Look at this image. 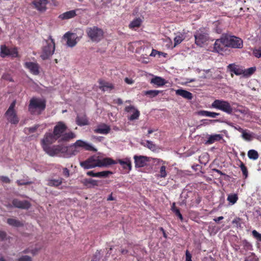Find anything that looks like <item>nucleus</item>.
Returning a JSON list of instances; mask_svg holds the SVG:
<instances>
[{
    "label": "nucleus",
    "mask_w": 261,
    "mask_h": 261,
    "mask_svg": "<svg viewBox=\"0 0 261 261\" xmlns=\"http://www.w3.org/2000/svg\"><path fill=\"white\" fill-rule=\"evenodd\" d=\"M198 114L201 116L211 118H216L217 116L219 115V113L204 110L198 112Z\"/></svg>",
    "instance_id": "obj_32"
},
{
    "label": "nucleus",
    "mask_w": 261,
    "mask_h": 261,
    "mask_svg": "<svg viewBox=\"0 0 261 261\" xmlns=\"http://www.w3.org/2000/svg\"><path fill=\"white\" fill-rule=\"evenodd\" d=\"M159 51L158 50H152L151 53L150 54V56L155 57L156 55L159 56Z\"/></svg>",
    "instance_id": "obj_61"
},
{
    "label": "nucleus",
    "mask_w": 261,
    "mask_h": 261,
    "mask_svg": "<svg viewBox=\"0 0 261 261\" xmlns=\"http://www.w3.org/2000/svg\"><path fill=\"white\" fill-rule=\"evenodd\" d=\"M67 126L62 122H58L54 128L53 133L60 141H67L75 137V135L72 132L65 133Z\"/></svg>",
    "instance_id": "obj_2"
},
{
    "label": "nucleus",
    "mask_w": 261,
    "mask_h": 261,
    "mask_svg": "<svg viewBox=\"0 0 261 261\" xmlns=\"http://www.w3.org/2000/svg\"><path fill=\"white\" fill-rule=\"evenodd\" d=\"M223 135L221 134H213L208 135L207 139L205 142L206 144H212L216 142L220 141L223 139Z\"/></svg>",
    "instance_id": "obj_22"
},
{
    "label": "nucleus",
    "mask_w": 261,
    "mask_h": 261,
    "mask_svg": "<svg viewBox=\"0 0 261 261\" xmlns=\"http://www.w3.org/2000/svg\"><path fill=\"white\" fill-rule=\"evenodd\" d=\"M175 93L188 99H191L193 97L192 94L190 92L183 90L178 89L175 91Z\"/></svg>",
    "instance_id": "obj_31"
},
{
    "label": "nucleus",
    "mask_w": 261,
    "mask_h": 261,
    "mask_svg": "<svg viewBox=\"0 0 261 261\" xmlns=\"http://www.w3.org/2000/svg\"><path fill=\"white\" fill-rule=\"evenodd\" d=\"M16 261H32V257L28 255H22L18 258Z\"/></svg>",
    "instance_id": "obj_47"
},
{
    "label": "nucleus",
    "mask_w": 261,
    "mask_h": 261,
    "mask_svg": "<svg viewBox=\"0 0 261 261\" xmlns=\"http://www.w3.org/2000/svg\"><path fill=\"white\" fill-rule=\"evenodd\" d=\"M0 55L3 58H15L17 56L18 53L17 50H1Z\"/></svg>",
    "instance_id": "obj_23"
},
{
    "label": "nucleus",
    "mask_w": 261,
    "mask_h": 261,
    "mask_svg": "<svg viewBox=\"0 0 261 261\" xmlns=\"http://www.w3.org/2000/svg\"><path fill=\"white\" fill-rule=\"evenodd\" d=\"M227 69L229 71L237 75L243 74L244 73L243 68L234 64H230L227 66Z\"/></svg>",
    "instance_id": "obj_18"
},
{
    "label": "nucleus",
    "mask_w": 261,
    "mask_h": 261,
    "mask_svg": "<svg viewBox=\"0 0 261 261\" xmlns=\"http://www.w3.org/2000/svg\"><path fill=\"white\" fill-rule=\"evenodd\" d=\"M44 42L46 44L44 45V49H55V43L50 36Z\"/></svg>",
    "instance_id": "obj_34"
},
{
    "label": "nucleus",
    "mask_w": 261,
    "mask_h": 261,
    "mask_svg": "<svg viewBox=\"0 0 261 261\" xmlns=\"http://www.w3.org/2000/svg\"><path fill=\"white\" fill-rule=\"evenodd\" d=\"M255 70V68L254 67L249 68L247 69L244 70V73H243V75L245 76L250 75L254 72Z\"/></svg>",
    "instance_id": "obj_45"
},
{
    "label": "nucleus",
    "mask_w": 261,
    "mask_h": 261,
    "mask_svg": "<svg viewBox=\"0 0 261 261\" xmlns=\"http://www.w3.org/2000/svg\"><path fill=\"white\" fill-rule=\"evenodd\" d=\"M153 163L156 166H162L164 164H166V163L163 160L160 159H153Z\"/></svg>",
    "instance_id": "obj_46"
},
{
    "label": "nucleus",
    "mask_w": 261,
    "mask_h": 261,
    "mask_svg": "<svg viewBox=\"0 0 261 261\" xmlns=\"http://www.w3.org/2000/svg\"><path fill=\"white\" fill-rule=\"evenodd\" d=\"M125 111L129 114L128 119L130 121L138 119L140 116V112L133 106L126 107Z\"/></svg>",
    "instance_id": "obj_13"
},
{
    "label": "nucleus",
    "mask_w": 261,
    "mask_h": 261,
    "mask_svg": "<svg viewBox=\"0 0 261 261\" xmlns=\"http://www.w3.org/2000/svg\"><path fill=\"white\" fill-rule=\"evenodd\" d=\"M110 131V127L109 126L105 124H101L97 126V127L94 129V132L95 133L100 134H107Z\"/></svg>",
    "instance_id": "obj_21"
},
{
    "label": "nucleus",
    "mask_w": 261,
    "mask_h": 261,
    "mask_svg": "<svg viewBox=\"0 0 261 261\" xmlns=\"http://www.w3.org/2000/svg\"><path fill=\"white\" fill-rule=\"evenodd\" d=\"M99 88L103 91H110L114 88V86L112 83L105 81H100Z\"/></svg>",
    "instance_id": "obj_29"
},
{
    "label": "nucleus",
    "mask_w": 261,
    "mask_h": 261,
    "mask_svg": "<svg viewBox=\"0 0 261 261\" xmlns=\"http://www.w3.org/2000/svg\"><path fill=\"white\" fill-rule=\"evenodd\" d=\"M13 204L16 207L21 208H28L30 206L29 202L27 201H20L17 199H14L13 200Z\"/></svg>",
    "instance_id": "obj_27"
},
{
    "label": "nucleus",
    "mask_w": 261,
    "mask_h": 261,
    "mask_svg": "<svg viewBox=\"0 0 261 261\" xmlns=\"http://www.w3.org/2000/svg\"><path fill=\"white\" fill-rule=\"evenodd\" d=\"M103 137H96V136H93L92 137V139L93 140H96V141H101Z\"/></svg>",
    "instance_id": "obj_60"
},
{
    "label": "nucleus",
    "mask_w": 261,
    "mask_h": 261,
    "mask_svg": "<svg viewBox=\"0 0 261 261\" xmlns=\"http://www.w3.org/2000/svg\"><path fill=\"white\" fill-rule=\"evenodd\" d=\"M186 261H192V255L188 250L186 252Z\"/></svg>",
    "instance_id": "obj_53"
},
{
    "label": "nucleus",
    "mask_w": 261,
    "mask_h": 261,
    "mask_svg": "<svg viewBox=\"0 0 261 261\" xmlns=\"http://www.w3.org/2000/svg\"><path fill=\"white\" fill-rule=\"evenodd\" d=\"M195 43L198 47H202L208 40V34L205 31L199 30L194 34Z\"/></svg>",
    "instance_id": "obj_9"
},
{
    "label": "nucleus",
    "mask_w": 261,
    "mask_h": 261,
    "mask_svg": "<svg viewBox=\"0 0 261 261\" xmlns=\"http://www.w3.org/2000/svg\"><path fill=\"white\" fill-rule=\"evenodd\" d=\"M134 159L135 165L138 167H144L150 161L149 158L143 155H135Z\"/></svg>",
    "instance_id": "obj_15"
},
{
    "label": "nucleus",
    "mask_w": 261,
    "mask_h": 261,
    "mask_svg": "<svg viewBox=\"0 0 261 261\" xmlns=\"http://www.w3.org/2000/svg\"><path fill=\"white\" fill-rule=\"evenodd\" d=\"M242 134V137L244 140L246 141H250L251 140L252 136L250 133L244 130Z\"/></svg>",
    "instance_id": "obj_44"
},
{
    "label": "nucleus",
    "mask_w": 261,
    "mask_h": 261,
    "mask_svg": "<svg viewBox=\"0 0 261 261\" xmlns=\"http://www.w3.org/2000/svg\"><path fill=\"white\" fill-rule=\"evenodd\" d=\"M54 52V50H42L40 53V57L43 60L48 59L53 55Z\"/></svg>",
    "instance_id": "obj_33"
},
{
    "label": "nucleus",
    "mask_w": 261,
    "mask_h": 261,
    "mask_svg": "<svg viewBox=\"0 0 261 261\" xmlns=\"http://www.w3.org/2000/svg\"><path fill=\"white\" fill-rule=\"evenodd\" d=\"M166 42L167 43L166 45L167 46L168 48H172L171 46H173V45H172V43L170 39H166Z\"/></svg>",
    "instance_id": "obj_55"
},
{
    "label": "nucleus",
    "mask_w": 261,
    "mask_h": 261,
    "mask_svg": "<svg viewBox=\"0 0 261 261\" xmlns=\"http://www.w3.org/2000/svg\"><path fill=\"white\" fill-rule=\"evenodd\" d=\"M160 93L159 90H148L144 92V94L146 95H148L150 97H154L158 95Z\"/></svg>",
    "instance_id": "obj_42"
},
{
    "label": "nucleus",
    "mask_w": 261,
    "mask_h": 261,
    "mask_svg": "<svg viewBox=\"0 0 261 261\" xmlns=\"http://www.w3.org/2000/svg\"><path fill=\"white\" fill-rule=\"evenodd\" d=\"M17 182L18 185H26V184H28L30 183V182H29L28 181H24V180H18L17 181Z\"/></svg>",
    "instance_id": "obj_58"
},
{
    "label": "nucleus",
    "mask_w": 261,
    "mask_h": 261,
    "mask_svg": "<svg viewBox=\"0 0 261 261\" xmlns=\"http://www.w3.org/2000/svg\"><path fill=\"white\" fill-rule=\"evenodd\" d=\"M1 179L2 181L5 182H9L10 181L9 179L6 176H2Z\"/></svg>",
    "instance_id": "obj_62"
},
{
    "label": "nucleus",
    "mask_w": 261,
    "mask_h": 261,
    "mask_svg": "<svg viewBox=\"0 0 261 261\" xmlns=\"http://www.w3.org/2000/svg\"><path fill=\"white\" fill-rule=\"evenodd\" d=\"M241 169H242V172H243L244 175H245V176H247V169H246V167L243 166L241 167Z\"/></svg>",
    "instance_id": "obj_64"
},
{
    "label": "nucleus",
    "mask_w": 261,
    "mask_h": 261,
    "mask_svg": "<svg viewBox=\"0 0 261 261\" xmlns=\"http://www.w3.org/2000/svg\"><path fill=\"white\" fill-rule=\"evenodd\" d=\"M87 182L93 186H97V181L93 179H89L87 180Z\"/></svg>",
    "instance_id": "obj_54"
},
{
    "label": "nucleus",
    "mask_w": 261,
    "mask_h": 261,
    "mask_svg": "<svg viewBox=\"0 0 261 261\" xmlns=\"http://www.w3.org/2000/svg\"><path fill=\"white\" fill-rule=\"evenodd\" d=\"M57 140H58V139L55 136L54 133L50 132L45 133L41 141V144L43 150L46 153L48 154L49 151H50L53 148V146H50V145L55 142Z\"/></svg>",
    "instance_id": "obj_5"
},
{
    "label": "nucleus",
    "mask_w": 261,
    "mask_h": 261,
    "mask_svg": "<svg viewBox=\"0 0 261 261\" xmlns=\"http://www.w3.org/2000/svg\"><path fill=\"white\" fill-rule=\"evenodd\" d=\"M168 175V171L166 164L160 166L159 167L158 173L156 175L157 178H165Z\"/></svg>",
    "instance_id": "obj_25"
},
{
    "label": "nucleus",
    "mask_w": 261,
    "mask_h": 261,
    "mask_svg": "<svg viewBox=\"0 0 261 261\" xmlns=\"http://www.w3.org/2000/svg\"><path fill=\"white\" fill-rule=\"evenodd\" d=\"M86 32L88 37L93 42H98L103 37V32L102 29L95 26L87 28Z\"/></svg>",
    "instance_id": "obj_7"
},
{
    "label": "nucleus",
    "mask_w": 261,
    "mask_h": 261,
    "mask_svg": "<svg viewBox=\"0 0 261 261\" xmlns=\"http://www.w3.org/2000/svg\"><path fill=\"white\" fill-rule=\"evenodd\" d=\"M248 156L249 159L256 160L258 157V153L254 150H250L248 152Z\"/></svg>",
    "instance_id": "obj_40"
},
{
    "label": "nucleus",
    "mask_w": 261,
    "mask_h": 261,
    "mask_svg": "<svg viewBox=\"0 0 261 261\" xmlns=\"http://www.w3.org/2000/svg\"><path fill=\"white\" fill-rule=\"evenodd\" d=\"M63 173L65 175H66L67 177L69 176V170L67 168H64L63 169Z\"/></svg>",
    "instance_id": "obj_63"
},
{
    "label": "nucleus",
    "mask_w": 261,
    "mask_h": 261,
    "mask_svg": "<svg viewBox=\"0 0 261 261\" xmlns=\"http://www.w3.org/2000/svg\"><path fill=\"white\" fill-rule=\"evenodd\" d=\"M76 124L79 126H84L89 124V121L85 115H78L76 119Z\"/></svg>",
    "instance_id": "obj_28"
},
{
    "label": "nucleus",
    "mask_w": 261,
    "mask_h": 261,
    "mask_svg": "<svg viewBox=\"0 0 261 261\" xmlns=\"http://www.w3.org/2000/svg\"><path fill=\"white\" fill-rule=\"evenodd\" d=\"M112 172L109 171H103L98 172H94L92 171H90L87 172V175L89 176H91L93 177H107L110 174H112Z\"/></svg>",
    "instance_id": "obj_24"
},
{
    "label": "nucleus",
    "mask_w": 261,
    "mask_h": 261,
    "mask_svg": "<svg viewBox=\"0 0 261 261\" xmlns=\"http://www.w3.org/2000/svg\"><path fill=\"white\" fill-rule=\"evenodd\" d=\"M8 223L12 226L18 227L21 225V223L14 219H9L7 220Z\"/></svg>",
    "instance_id": "obj_43"
},
{
    "label": "nucleus",
    "mask_w": 261,
    "mask_h": 261,
    "mask_svg": "<svg viewBox=\"0 0 261 261\" xmlns=\"http://www.w3.org/2000/svg\"><path fill=\"white\" fill-rule=\"evenodd\" d=\"M252 54L257 58H261V50H253Z\"/></svg>",
    "instance_id": "obj_51"
},
{
    "label": "nucleus",
    "mask_w": 261,
    "mask_h": 261,
    "mask_svg": "<svg viewBox=\"0 0 261 261\" xmlns=\"http://www.w3.org/2000/svg\"><path fill=\"white\" fill-rule=\"evenodd\" d=\"M116 162V164H120L122 167L125 170L129 171L132 169V162L130 158H125L123 159H119Z\"/></svg>",
    "instance_id": "obj_19"
},
{
    "label": "nucleus",
    "mask_w": 261,
    "mask_h": 261,
    "mask_svg": "<svg viewBox=\"0 0 261 261\" xmlns=\"http://www.w3.org/2000/svg\"><path fill=\"white\" fill-rule=\"evenodd\" d=\"M97 156H92L87 160L80 163L81 166L84 169H90L97 167Z\"/></svg>",
    "instance_id": "obj_14"
},
{
    "label": "nucleus",
    "mask_w": 261,
    "mask_h": 261,
    "mask_svg": "<svg viewBox=\"0 0 261 261\" xmlns=\"http://www.w3.org/2000/svg\"><path fill=\"white\" fill-rule=\"evenodd\" d=\"M211 108L221 110L228 114L233 113V108L230 103L223 99L215 100L211 105Z\"/></svg>",
    "instance_id": "obj_6"
},
{
    "label": "nucleus",
    "mask_w": 261,
    "mask_h": 261,
    "mask_svg": "<svg viewBox=\"0 0 261 261\" xmlns=\"http://www.w3.org/2000/svg\"><path fill=\"white\" fill-rule=\"evenodd\" d=\"M245 261H258V258L254 254L248 256L246 257Z\"/></svg>",
    "instance_id": "obj_49"
},
{
    "label": "nucleus",
    "mask_w": 261,
    "mask_h": 261,
    "mask_svg": "<svg viewBox=\"0 0 261 261\" xmlns=\"http://www.w3.org/2000/svg\"><path fill=\"white\" fill-rule=\"evenodd\" d=\"M45 108V102L44 100L33 98L30 100L29 106V111L34 114H39Z\"/></svg>",
    "instance_id": "obj_4"
},
{
    "label": "nucleus",
    "mask_w": 261,
    "mask_h": 261,
    "mask_svg": "<svg viewBox=\"0 0 261 261\" xmlns=\"http://www.w3.org/2000/svg\"><path fill=\"white\" fill-rule=\"evenodd\" d=\"M150 83L159 87L162 86L167 83L165 79L160 76H154L150 81Z\"/></svg>",
    "instance_id": "obj_30"
},
{
    "label": "nucleus",
    "mask_w": 261,
    "mask_h": 261,
    "mask_svg": "<svg viewBox=\"0 0 261 261\" xmlns=\"http://www.w3.org/2000/svg\"><path fill=\"white\" fill-rule=\"evenodd\" d=\"M252 233L254 238H255L258 241L261 242V233H259L255 230H253L252 231Z\"/></svg>",
    "instance_id": "obj_48"
},
{
    "label": "nucleus",
    "mask_w": 261,
    "mask_h": 261,
    "mask_svg": "<svg viewBox=\"0 0 261 261\" xmlns=\"http://www.w3.org/2000/svg\"><path fill=\"white\" fill-rule=\"evenodd\" d=\"M185 39V37L184 35L181 34L180 35L177 36L175 37L174 39V43L173 46H171L172 47H175L178 44H180Z\"/></svg>",
    "instance_id": "obj_38"
},
{
    "label": "nucleus",
    "mask_w": 261,
    "mask_h": 261,
    "mask_svg": "<svg viewBox=\"0 0 261 261\" xmlns=\"http://www.w3.org/2000/svg\"><path fill=\"white\" fill-rule=\"evenodd\" d=\"M24 66L33 74L37 75L39 73V65L36 62H26Z\"/></svg>",
    "instance_id": "obj_16"
},
{
    "label": "nucleus",
    "mask_w": 261,
    "mask_h": 261,
    "mask_svg": "<svg viewBox=\"0 0 261 261\" xmlns=\"http://www.w3.org/2000/svg\"><path fill=\"white\" fill-rule=\"evenodd\" d=\"M7 235L5 232L3 231H0V238L2 240H4L5 239H6Z\"/></svg>",
    "instance_id": "obj_56"
},
{
    "label": "nucleus",
    "mask_w": 261,
    "mask_h": 261,
    "mask_svg": "<svg viewBox=\"0 0 261 261\" xmlns=\"http://www.w3.org/2000/svg\"><path fill=\"white\" fill-rule=\"evenodd\" d=\"M16 101H13L5 113L7 121L12 124H17L19 121L16 111L14 109Z\"/></svg>",
    "instance_id": "obj_8"
},
{
    "label": "nucleus",
    "mask_w": 261,
    "mask_h": 261,
    "mask_svg": "<svg viewBox=\"0 0 261 261\" xmlns=\"http://www.w3.org/2000/svg\"><path fill=\"white\" fill-rule=\"evenodd\" d=\"M50 156L62 155L65 158H69L72 155L75 154V152L73 151V148H71V145L69 147L62 145H54L50 151L48 153Z\"/></svg>",
    "instance_id": "obj_3"
},
{
    "label": "nucleus",
    "mask_w": 261,
    "mask_h": 261,
    "mask_svg": "<svg viewBox=\"0 0 261 261\" xmlns=\"http://www.w3.org/2000/svg\"><path fill=\"white\" fill-rule=\"evenodd\" d=\"M40 249V247H36L34 249L29 250L28 252H30L33 255H35L39 252Z\"/></svg>",
    "instance_id": "obj_52"
},
{
    "label": "nucleus",
    "mask_w": 261,
    "mask_h": 261,
    "mask_svg": "<svg viewBox=\"0 0 261 261\" xmlns=\"http://www.w3.org/2000/svg\"><path fill=\"white\" fill-rule=\"evenodd\" d=\"M141 19L139 18H136L132 21L129 25L130 28L139 27L141 24Z\"/></svg>",
    "instance_id": "obj_37"
},
{
    "label": "nucleus",
    "mask_w": 261,
    "mask_h": 261,
    "mask_svg": "<svg viewBox=\"0 0 261 261\" xmlns=\"http://www.w3.org/2000/svg\"><path fill=\"white\" fill-rule=\"evenodd\" d=\"M81 38V37H78L75 33L69 32L65 33L63 36V39L66 41V44L69 47H74Z\"/></svg>",
    "instance_id": "obj_10"
},
{
    "label": "nucleus",
    "mask_w": 261,
    "mask_h": 261,
    "mask_svg": "<svg viewBox=\"0 0 261 261\" xmlns=\"http://www.w3.org/2000/svg\"><path fill=\"white\" fill-rule=\"evenodd\" d=\"M203 122V125H208L210 123H215L216 122H218L219 120L217 119H213V120H207V119H204L201 121Z\"/></svg>",
    "instance_id": "obj_50"
},
{
    "label": "nucleus",
    "mask_w": 261,
    "mask_h": 261,
    "mask_svg": "<svg viewBox=\"0 0 261 261\" xmlns=\"http://www.w3.org/2000/svg\"><path fill=\"white\" fill-rule=\"evenodd\" d=\"M233 112H239L243 115H246L248 113V110L245 108L238 106L236 108H233Z\"/></svg>",
    "instance_id": "obj_36"
},
{
    "label": "nucleus",
    "mask_w": 261,
    "mask_h": 261,
    "mask_svg": "<svg viewBox=\"0 0 261 261\" xmlns=\"http://www.w3.org/2000/svg\"><path fill=\"white\" fill-rule=\"evenodd\" d=\"M62 184V179H51L48 180L47 185L49 186L57 187Z\"/></svg>",
    "instance_id": "obj_39"
},
{
    "label": "nucleus",
    "mask_w": 261,
    "mask_h": 261,
    "mask_svg": "<svg viewBox=\"0 0 261 261\" xmlns=\"http://www.w3.org/2000/svg\"><path fill=\"white\" fill-rule=\"evenodd\" d=\"M76 15V10H73L60 14L59 18L61 20L68 19L74 17Z\"/></svg>",
    "instance_id": "obj_26"
},
{
    "label": "nucleus",
    "mask_w": 261,
    "mask_h": 261,
    "mask_svg": "<svg viewBox=\"0 0 261 261\" xmlns=\"http://www.w3.org/2000/svg\"><path fill=\"white\" fill-rule=\"evenodd\" d=\"M243 46V40L241 38L227 34H223L220 38L216 40L214 49H222L223 47L241 49Z\"/></svg>",
    "instance_id": "obj_1"
},
{
    "label": "nucleus",
    "mask_w": 261,
    "mask_h": 261,
    "mask_svg": "<svg viewBox=\"0 0 261 261\" xmlns=\"http://www.w3.org/2000/svg\"><path fill=\"white\" fill-rule=\"evenodd\" d=\"M46 127V124H36L30 127L25 128L24 132L28 135L35 133V137H37Z\"/></svg>",
    "instance_id": "obj_12"
},
{
    "label": "nucleus",
    "mask_w": 261,
    "mask_h": 261,
    "mask_svg": "<svg viewBox=\"0 0 261 261\" xmlns=\"http://www.w3.org/2000/svg\"><path fill=\"white\" fill-rule=\"evenodd\" d=\"M79 147L83 148L85 150L89 151H93L94 152L97 151V149L93 147L92 144L81 140H77L71 145V148H73V151L75 152V154L79 152L77 149Z\"/></svg>",
    "instance_id": "obj_11"
},
{
    "label": "nucleus",
    "mask_w": 261,
    "mask_h": 261,
    "mask_svg": "<svg viewBox=\"0 0 261 261\" xmlns=\"http://www.w3.org/2000/svg\"><path fill=\"white\" fill-rule=\"evenodd\" d=\"M33 4L35 8L39 11H45L46 9V5L48 3L47 0H34Z\"/></svg>",
    "instance_id": "obj_20"
},
{
    "label": "nucleus",
    "mask_w": 261,
    "mask_h": 261,
    "mask_svg": "<svg viewBox=\"0 0 261 261\" xmlns=\"http://www.w3.org/2000/svg\"><path fill=\"white\" fill-rule=\"evenodd\" d=\"M238 199V197L236 194H230L228 195L227 198V200L229 201L231 205H233L236 203Z\"/></svg>",
    "instance_id": "obj_35"
},
{
    "label": "nucleus",
    "mask_w": 261,
    "mask_h": 261,
    "mask_svg": "<svg viewBox=\"0 0 261 261\" xmlns=\"http://www.w3.org/2000/svg\"><path fill=\"white\" fill-rule=\"evenodd\" d=\"M97 167H107L108 166L116 164V161L109 158H100L97 156Z\"/></svg>",
    "instance_id": "obj_17"
},
{
    "label": "nucleus",
    "mask_w": 261,
    "mask_h": 261,
    "mask_svg": "<svg viewBox=\"0 0 261 261\" xmlns=\"http://www.w3.org/2000/svg\"><path fill=\"white\" fill-rule=\"evenodd\" d=\"M149 149L153 151H157L158 147V146L153 143L152 142L150 141H147L145 145Z\"/></svg>",
    "instance_id": "obj_41"
},
{
    "label": "nucleus",
    "mask_w": 261,
    "mask_h": 261,
    "mask_svg": "<svg viewBox=\"0 0 261 261\" xmlns=\"http://www.w3.org/2000/svg\"><path fill=\"white\" fill-rule=\"evenodd\" d=\"M172 210L174 213H175V214L176 215L180 212L179 210L175 207L174 203H173V205L172 206Z\"/></svg>",
    "instance_id": "obj_57"
},
{
    "label": "nucleus",
    "mask_w": 261,
    "mask_h": 261,
    "mask_svg": "<svg viewBox=\"0 0 261 261\" xmlns=\"http://www.w3.org/2000/svg\"><path fill=\"white\" fill-rule=\"evenodd\" d=\"M125 82L129 85L133 84L134 81L132 79L128 77H126L124 80Z\"/></svg>",
    "instance_id": "obj_59"
}]
</instances>
